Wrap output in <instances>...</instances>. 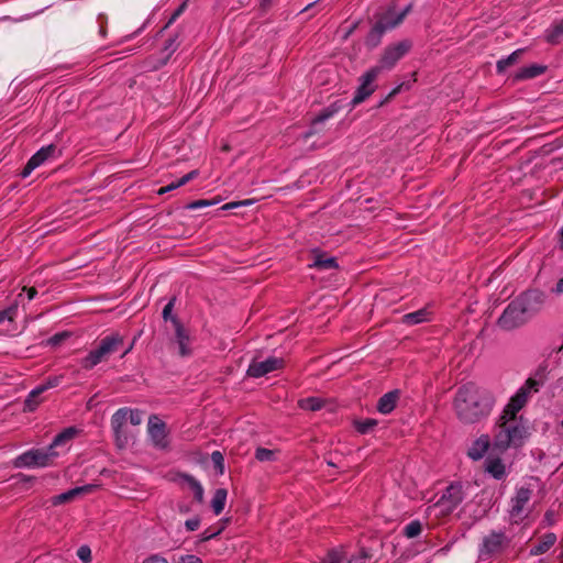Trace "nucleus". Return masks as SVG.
I'll return each mask as SVG.
<instances>
[{
	"mask_svg": "<svg viewBox=\"0 0 563 563\" xmlns=\"http://www.w3.org/2000/svg\"><path fill=\"white\" fill-rule=\"evenodd\" d=\"M188 0H185L181 2L178 8L173 12L169 20L165 24L164 29L168 27L170 24H173L187 9Z\"/></svg>",
	"mask_w": 563,
	"mask_h": 563,
	"instance_id": "obj_46",
	"label": "nucleus"
},
{
	"mask_svg": "<svg viewBox=\"0 0 563 563\" xmlns=\"http://www.w3.org/2000/svg\"><path fill=\"white\" fill-rule=\"evenodd\" d=\"M147 432L154 448L158 450H167L169 448L167 426L156 415L150 416Z\"/></svg>",
	"mask_w": 563,
	"mask_h": 563,
	"instance_id": "obj_9",
	"label": "nucleus"
},
{
	"mask_svg": "<svg viewBox=\"0 0 563 563\" xmlns=\"http://www.w3.org/2000/svg\"><path fill=\"white\" fill-rule=\"evenodd\" d=\"M211 461L214 465L216 471L219 474L224 473V457L223 454L220 451H213L211 453Z\"/></svg>",
	"mask_w": 563,
	"mask_h": 563,
	"instance_id": "obj_43",
	"label": "nucleus"
},
{
	"mask_svg": "<svg viewBox=\"0 0 563 563\" xmlns=\"http://www.w3.org/2000/svg\"><path fill=\"white\" fill-rule=\"evenodd\" d=\"M77 432L78 430L75 427L64 429L54 437L52 443L47 448H52V453H58L56 449L66 446L75 438Z\"/></svg>",
	"mask_w": 563,
	"mask_h": 563,
	"instance_id": "obj_20",
	"label": "nucleus"
},
{
	"mask_svg": "<svg viewBox=\"0 0 563 563\" xmlns=\"http://www.w3.org/2000/svg\"><path fill=\"white\" fill-rule=\"evenodd\" d=\"M400 398V390L394 389L384 394L377 401V410L383 415L390 413L397 406Z\"/></svg>",
	"mask_w": 563,
	"mask_h": 563,
	"instance_id": "obj_16",
	"label": "nucleus"
},
{
	"mask_svg": "<svg viewBox=\"0 0 563 563\" xmlns=\"http://www.w3.org/2000/svg\"><path fill=\"white\" fill-rule=\"evenodd\" d=\"M57 151L54 144H49L40 148L32 157L27 161L26 165L21 172V177L26 178L35 168L41 166L49 157H53Z\"/></svg>",
	"mask_w": 563,
	"mask_h": 563,
	"instance_id": "obj_12",
	"label": "nucleus"
},
{
	"mask_svg": "<svg viewBox=\"0 0 563 563\" xmlns=\"http://www.w3.org/2000/svg\"><path fill=\"white\" fill-rule=\"evenodd\" d=\"M33 390V396H41L44 391L47 390L46 384H41L37 387H35Z\"/></svg>",
	"mask_w": 563,
	"mask_h": 563,
	"instance_id": "obj_61",
	"label": "nucleus"
},
{
	"mask_svg": "<svg viewBox=\"0 0 563 563\" xmlns=\"http://www.w3.org/2000/svg\"><path fill=\"white\" fill-rule=\"evenodd\" d=\"M175 300H176V298H175V297H174V298H172V299H170V300L165 305V307H164V309H163V313H162V314H163V319H164L165 321H168V320H170V321H172V318L174 317V316L172 314V311H173V309H174Z\"/></svg>",
	"mask_w": 563,
	"mask_h": 563,
	"instance_id": "obj_50",
	"label": "nucleus"
},
{
	"mask_svg": "<svg viewBox=\"0 0 563 563\" xmlns=\"http://www.w3.org/2000/svg\"><path fill=\"white\" fill-rule=\"evenodd\" d=\"M67 336V333H56L49 339V343L52 345H57L60 343Z\"/></svg>",
	"mask_w": 563,
	"mask_h": 563,
	"instance_id": "obj_59",
	"label": "nucleus"
},
{
	"mask_svg": "<svg viewBox=\"0 0 563 563\" xmlns=\"http://www.w3.org/2000/svg\"><path fill=\"white\" fill-rule=\"evenodd\" d=\"M529 399L528 393L523 389L518 391L510 398L509 402L504 409L503 418H518L517 413L525 407Z\"/></svg>",
	"mask_w": 563,
	"mask_h": 563,
	"instance_id": "obj_14",
	"label": "nucleus"
},
{
	"mask_svg": "<svg viewBox=\"0 0 563 563\" xmlns=\"http://www.w3.org/2000/svg\"><path fill=\"white\" fill-rule=\"evenodd\" d=\"M412 4H408L402 11L397 13L394 8L384 12L373 25L366 36V45L375 47L380 43L383 34L399 25L405 16L411 11Z\"/></svg>",
	"mask_w": 563,
	"mask_h": 563,
	"instance_id": "obj_4",
	"label": "nucleus"
},
{
	"mask_svg": "<svg viewBox=\"0 0 563 563\" xmlns=\"http://www.w3.org/2000/svg\"><path fill=\"white\" fill-rule=\"evenodd\" d=\"M490 445V439L488 435L483 434L476 439L472 446L468 449L467 455L474 461H478L484 457Z\"/></svg>",
	"mask_w": 563,
	"mask_h": 563,
	"instance_id": "obj_18",
	"label": "nucleus"
},
{
	"mask_svg": "<svg viewBox=\"0 0 563 563\" xmlns=\"http://www.w3.org/2000/svg\"><path fill=\"white\" fill-rule=\"evenodd\" d=\"M172 323L175 329V338H176V342L179 347V354L181 356L189 355L191 351L189 349L190 339H189V334H188L187 330L185 329V327L183 325V323L179 321V319L177 317L172 318Z\"/></svg>",
	"mask_w": 563,
	"mask_h": 563,
	"instance_id": "obj_15",
	"label": "nucleus"
},
{
	"mask_svg": "<svg viewBox=\"0 0 563 563\" xmlns=\"http://www.w3.org/2000/svg\"><path fill=\"white\" fill-rule=\"evenodd\" d=\"M24 291H26L29 300H32L35 298L37 290L34 287H24Z\"/></svg>",
	"mask_w": 563,
	"mask_h": 563,
	"instance_id": "obj_62",
	"label": "nucleus"
},
{
	"mask_svg": "<svg viewBox=\"0 0 563 563\" xmlns=\"http://www.w3.org/2000/svg\"><path fill=\"white\" fill-rule=\"evenodd\" d=\"M525 49L523 48H519L515 52H512L509 56H507L506 58H501L497 62L496 64V69H497V73H504L509 66L514 65L515 63H517V60L519 59V57L523 54Z\"/></svg>",
	"mask_w": 563,
	"mask_h": 563,
	"instance_id": "obj_32",
	"label": "nucleus"
},
{
	"mask_svg": "<svg viewBox=\"0 0 563 563\" xmlns=\"http://www.w3.org/2000/svg\"><path fill=\"white\" fill-rule=\"evenodd\" d=\"M178 563H203L200 558L194 554H186L179 558Z\"/></svg>",
	"mask_w": 563,
	"mask_h": 563,
	"instance_id": "obj_53",
	"label": "nucleus"
},
{
	"mask_svg": "<svg viewBox=\"0 0 563 563\" xmlns=\"http://www.w3.org/2000/svg\"><path fill=\"white\" fill-rule=\"evenodd\" d=\"M58 453H52V448L32 449L15 457L14 467H45L53 463Z\"/></svg>",
	"mask_w": 563,
	"mask_h": 563,
	"instance_id": "obj_6",
	"label": "nucleus"
},
{
	"mask_svg": "<svg viewBox=\"0 0 563 563\" xmlns=\"http://www.w3.org/2000/svg\"><path fill=\"white\" fill-rule=\"evenodd\" d=\"M553 291L558 295L563 292V277L559 279L555 287L553 288Z\"/></svg>",
	"mask_w": 563,
	"mask_h": 563,
	"instance_id": "obj_63",
	"label": "nucleus"
},
{
	"mask_svg": "<svg viewBox=\"0 0 563 563\" xmlns=\"http://www.w3.org/2000/svg\"><path fill=\"white\" fill-rule=\"evenodd\" d=\"M346 556L343 551L338 549L330 550L321 563H345Z\"/></svg>",
	"mask_w": 563,
	"mask_h": 563,
	"instance_id": "obj_36",
	"label": "nucleus"
},
{
	"mask_svg": "<svg viewBox=\"0 0 563 563\" xmlns=\"http://www.w3.org/2000/svg\"><path fill=\"white\" fill-rule=\"evenodd\" d=\"M529 435L527 422L522 417L503 418L498 424V430L494 437V446L500 452L508 448H520Z\"/></svg>",
	"mask_w": 563,
	"mask_h": 563,
	"instance_id": "obj_3",
	"label": "nucleus"
},
{
	"mask_svg": "<svg viewBox=\"0 0 563 563\" xmlns=\"http://www.w3.org/2000/svg\"><path fill=\"white\" fill-rule=\"evenodd\" d=\"M128 420L133 426H139L142 422V411L139 409L128 408Z\"/></svg>",
	"mask_w": 563,
	"mask_h": 563,
	"instance_id": "obj_48",
	"label": "nucleus"
},
{
	"mask_svg": "<svg viewBox=\"0 0 563 563\" xmlns=\"http://www.w3.org/2000/svg\"><path fill=\"white\" fill-rule=\"evenodd\" d=\"M18 312V302L10 305L8 308L0 311V324L8 320L13 321Z\"/></svg>",
	"mask_w": 563,
	"mask_h": 563,
	"instance_id": "obj_41",
	"label": "nucleus"
},
{
	"mask_svg": "<svg viewBox=\"0 0 563 563\" xmlns=\"http://www.w3.org/2000/svg\"><path fill=\"white\" fill-rule=\"evenodd\" d=\"M113 433H114L118 446L123 448L128 442L126 435L123 432V430H121V432H113Z\"/></svg>",
	"mask_w": 563,
	"mask_h": 563,
	"instance_id": "obj_57",
	"label": "nucleus"
},
{
	"mask_svg": "<svg viewBox=\"0 0 563 563\" xmlns=\"http://www.w3.org/2000/svg\"><path fill=\"white\" fill-rule=\"evenodd\" d=\"M276 457V452L265 448H257L255 451V459L260 462H269L274 461Z\"/></svg>",
	"mask_w": 563,
	"mask_h": 563,
	"instance_id": "obj_38",
	"label": "nucleus"
},
{
	"mask_svg": "<svg viewBox=\"0 0 563 563\" xmlns=\"http://www.w3.org/2000/svg\"><path fill=\"white\" fill-rule=\"evenodd\" d=\"M324 406V400L319 397H307L298 400V407L302 410L318 411Z\"/></svg>",
	"mask_w": 563,
	"mask_h": 563,
	"instance_id": "obj_31",
	"label": "nucleus"
},
{
	"mask_svg": "<svg viewBox=\"0 0 563 563\" xmlns=\"http://www.w3.org/2000/svg\"><path fill=\"white\" fill-rule=\"evenodd\" d=\"M284 360L280 357L269 356L264 361H252L246 371L247 376L258 378L274 371L284 367Z\"/></svg>",
	"mask_w": 563,
	"mask_h": 563,
	"instance_id": "obj_10",
	"label": "nucleus"
},
{
	"mask_svg": "<svg viewBox=\"0 0 563 563\" xmlns=\"http://www.w3.org/2000/svg\"><path fill=\"white\" fill-rule=\"evenodd\" d=\"M377 420L372 418L355 420L354 428L358 433L367 434L377 426Z\"/></svg>",
	"mask_w": 563,
	"mask_h": 563,
	"instance_id": "obj_33",
	"label": "nucleus"
},
{
	"mask_svg": "<svg viewBox=\"0 0 563 563\" xmlns=\"http://www.w3.org/2000/svg\"><path fill=\"white\" fill-rule=\"evenodd\" d=\"M33 390V396H41L44 391L47 390L46 384H41L37 387H35Z\"/></svg>",
	"mask_w": 563,
	"mask_h": 563,
	"instance_id": "obj_60",
	"label": "nucleus"
},
{
	"mask_svg": "<svg viewBox=\"0 0 563 563\" xmlns=\"http://www.w3.org/2000/svg\"><path fill=\"white\" fill-rule=\"evenodd\" d=\"M122 344L123 338L118 333H113L101 339L95 351L103 358V361H106L111 354L118 352Z\"/></svg>",
	"mask_w": 563,
	"mask_h": 563,
	"instance_id": "obj_13",
	"label": "nucleus"
},
{
	"mask_svg": "<svg viewBox=\"0 0 563 563\" xmlns=\"http://www.w3.org/2000/svg\"><path fill=\"white\" fill-rule=\"evenodd\" d=\"M369 559V552L366 549H361L357 555L352 556L350 560L346 559L345 563H367Z\"/></svg>",
	"mask_w": 563,
	"mask_h": 563,
	"instance_id": "obj_45",
	"label": "nucleus"
},
{
	"mask_svg": "<svg viewBox=\"0 0 563 563\" xmlns=\"http://www.w3.org/2000/svg\"><path fill=\"white\" fill-rule=\"evenodd\" d=\"M548 374H549V364L547 361H543L542 363L539 364V366L533 372L531 377H533L534 379H538L539 382H541L544 385L548 379Z\"/></svg>",
	"mask_w": 563,
	"mask_h": 563,
	"instance_id": "obj_37",
	"label": "nucleus"
},
{
	"mask_svg": "<svg viewBox=\"0 0 563 563\" xmlns=\"http://www.w3.org/2000/svg\"><path fill=\"white\" fill-rule=\"evenodd\" d=\"M411 46L412 43L409 40L388 45L384 49L379 64L376 67H380V71L383 69H391L410 51Z\"/></svg>",
	"mask_w": 563,
	"mask_h": 563,
	"instance_id": "obj_8",
	"label": "nucleus"
},
{
	"mask_svg": "<svg viewBox=\"0 0 563 563\" xmlns=\"http://www.w3.org/2000/svg\"><path fill=\"white\" fill-rule=\"evenodd\" d=\"M102 361L103 358L99 356L95 350H92L88 353L86 357L81 360L80 364L82 368L91 369Z\"/></svg>",
	"mask_w": 563,
	"mask_h": 563,
	"instance_id": "obj_35",
	"label": "nucleus"
},
{
	"mask_svg": "<svg viewBox=\"0 0 563 563\" xmlns=\"http://www.w3.org/2000/svg\"><path fill=\"white\" fill-rule=\"evenodd\" d=\"M494 405L493 393L472 382L460 386L453 399L455 415L464 424H474L486 419Z\"/></svg>",
	"mask_w": 563,
	"mask_h": 563,
	"instance_id": "obj_1",
	"label": "nucleus"
},
{
	"mask_svg": "<svg viewBox=\"0 0 563 563\" xmlns=\"http://www.w3.org/2000/svg\"><path fill=\"white\" fill-rule=\"evenodd\" d=\"M554 515L552 511H547L544 514V520L548 522V525H553L554 523Z\"/></svg>",
	"mask_w": 563,
	"mask_h": 563,
	"instance_id": "obj_64",
	"label": "nucleus"
},
{
	"mask_svg": "<svg viewBox=\"0 0 563 563\" xmlns=\"http://www.w3.org/2000/svg\"><path fill=\"white\" fill-rule=\"evenodd\" d=\"M185 184H180V178L177 180V181H173L170 183L169 185L165 186V187H162L159 190H158V194L159 195H163L165 192H168V191H172L174 189H177L179 188L180 186H184Z\"/></svg>",
	"mask_w": 563,
	"mask_h": 563,
	"instance_id": "obj_55",
	"label": "nucleus"
},
{
	"mask_svg": "<svg viewBox=\"0 0 563 563\" xmlns=\"http://www.w3.org/2000/svg\"><path fill=\"white\" fill-rule=\"evenodd\" d=\"M547 70V66L532 64L529 66L521 67L514 76L517 81L536 78L542 75Z\"/></svg>",
	"mask_w": 563,
	"mask_h": 563,
	"instance_id": "obj_22",
	"label": "nucleus"
},
{
	"mask_svg": "<svg viewBox=\"0 0 563 563\" xmlns=\"http://www.w3.org/2000/svg\"><path fill=\"white\" fill-rule=\"evenodd\" d=\"M465 492L461 482L451 483L442 493L434 507L440 508L442 516L452 514L457 506L464 500Z\"/></svg>",
	"mask_w": 563,
	"mask_h": 563,
	"instance_id": "obj_7",
	"label": "nucleus"
},
{
	"mask_svg": "<svg viewBox=\"0 0 563 563\" xmlns=\"http://www.w3.org/2000/svg\"><path fill=\"white\" fill-rule=\"evenodd\" d=\"M180 43L181 40H179L178 33L166 40L164 51L167 52V57H169L179 47Z\"/></svg>",
	"mask_w": 563,
	"mask_h": 563,
	"instance_id": "obj_39",
	"label": "nucleus"
},
{
	"mask_svg": "<svg viewBox=\"0 0 563 563\" xmlns=\"http://www.w3.org/2000/svg\"><path fill=\"white\" fill-rule=\"evenodd\" d=\"M91 489V486L90 485H86V486H81V487H75L73 489H69L65 493H62L59 495H56L53 497L52 499V503L53 505H60V504H65V503H69L70 500H73L76 496L82 494V493H86V492H90Z\"/></svg>",
	"mask_w": 563,
	"mask_h": 563,
	"instance_id": "obj_27",
	"label": "nucleus"
},
{
	"mask_svg": "<svg viewBox=\"0 0 563 563\" xmlns=\"http://www.w3.org/2000/svg\"><path fill=\"white\" fill-rule=\"evenodd\" d=\"M223 528L212 529L208 528L200 534V541L206 542L212 538L218 537L222 532Z\"/></svg>",
	"mask_w": 563,
	"mask_h": 563,
	"instance_id": "obj_49",
	"label": "nucleus"
},
{
	"mask_svg": "<svg viewBox=\"0 0 563 563\" xmlns=\"http://www.w3.org/2000/svg\"><path fill=\"white\" fill-rule=\"evenodd\" d=\"M180 478L183 483L187 484L188 487L192 490L194 498L199 504L203 503L205 490L201 484L192 475L189 474H180Z\"/></svg>",
	"mask_w": 563,
	"mask_h": 563,
	"instance_id": "obj_28",
	"label": "nucleus"
},
{
	"mask_svg": "<svg viewBox=\"0 0 563 563\" xmlns=\"http://www.w3.org/2000/svg\"><path fill=\"white\" fill-rule=\"evenodd\" d=\"M198 174H199V172L197 169H194V170L187 173L186 175H184L180 178V184H185L186 185L190 180L195 179L198 176Z\"/></svg>",
	"mask_w": 563,
	"mask_h": 563,
	"instance_id": "obj_58",
	"label": "nucleus"
},
{
	"mask_svg": "<svg viewBox=\"0 0 563 563\" xmlns=\"http://www.w3.org/2000/svg\"><path fill=\"white\" fill-rule=\"evenodd\" d=\"M379 74L380 67H372L361 77V85L356 89V92L351 101L353 106L363 102L374 92L375 87L373 86V82Z\"/></svg>",
	"mask_w": 563,
	"mask_h": 563,
	"instance_id": "obj_11",
	"label": "nucleus"
},
{
	"mask_svg": "<svg viewBox=\"0 0 563 563\" xmlns=\"http://www.w3.org/2000/svg\"><path fill=\"white\" fill-rule=\"evenodd\" d=\"M313 263L309 265L310 268L320 271L336 269L339 267L338 261L333 256H327L325 253L314 251Z\"/></svg>",
	"mask_w": 563,
	"mask_h": 563,
	"instance_id": "obj_19",
	"label": "nucleus"
},
{
	"mask_svg": "<svg viewBox=\"0 0 563 563\" xmlns=\"http://www.w3.org/2000/svg\"><path fill=\"white\" fill-rule=\"evenodd\" d=\"M40 396H33V390H31L24 400V411H34L37 406L41 404Z\"/></svg>",
	"mask_w": 563,
	"mask_h": 563,
	"instance_id": "obj_44",
	"label": "nucleus"
},
{
	"mask_svg": "<svg viewBox=\"0 0 563 563\" xmlns=\"http://www.w3.org/2000/svg\"><path fill=\"white\" fill-rule=\"evenodd\" d=\"M422 532V523L419 520H412L410 521L405 528H404V536L408 539H412L418 537Z\"/></svg>",
	"mask_w": 563,
	"mask_h": 563,
	"instance_id": "obj_34",
	"label": "nucleus"
},
{
	"mask_svg": "<svg viewBox=\"0 0 563 563\" xmlns=\"http://www.w3.org/2000/svg\"><path fill=\"white\" fill-rule=\"evenodd\" d=\"M142 563H169L164 556L159 554H152L143 560Z\"/></svg>",
	"mask_w": 563,
	"mask_h": 563,
	"instance_id": "obj_54",
	"label": "nucleus"
},
{
	"mask_svg": "<svg viewBox=\"0 0 563 563\" xmlns=\"http://www.w3.org/2000/svg\"><path fill=\"white\" fill-rule=\"evenodd\" d=\"M128 421V408L118 409L111 417V428L113 432H121Z\"/></svg>",
	"mask_w": 563,
	"mask_h": 563,
	"instance_id": "obj_30",
	"label": "nucleus"
},
{
	"mask_svg": "<svg viewBox=\"0 0 563 563\" xmlns=\"http://www.w3.org/2000/svg\"><path fill=\"white\" fill-rule=\"evenodd\" d=\"M252 203H253V201L250 200V199L242 200V201H232V202L223 205L221 207V210H231V209H234V208H238V207H241V206H249V205H252Z\"/></svg>",
	"mask_w": 563,
	"mask_h": 563,
	"instance_id": "obj_51",
	"label": "nucleus"
},
{
	"mask_svg": "<svg viewBox=\"0 0 563 563\" xmlns=\"http://www.w3.org/2000/svg\"><path fill=\"white\" fill-rule=\"evenodd\" d=\"M63 379V376L48 377L45 382L47 389L57 387Z\"/></svg>",
	"mask_w": 563,
	"mask_h": 563,
	"instance_id": "obj_56",
	"label": "nucleus"
},
{
	"mask_svg": "<svg viewBox=\"0 0 563 563\" xmlns=\"http://www.w3.org/2000/svg\"><path fill=\"white\" fill-rule=\"evenodd\" d=\"M220 201H221L220 198H217V199H199V200H195V201L188 203L186 206V208L190 209V210H195V209H200V208H205V207L214 206V205L219 203Z\"/></svg>",
	"mask_w": 563,
	"mask_h": 563,
	"instance_id": "obj_40",
	"label": "nucleus"
},
{
	"mask_svg": "<svg viewBox=\"0 0 563 563\" xmlns=\"http://www.w3.org/2000/svg\"><path fill=\"white\" fill-rule=\"evenodd\" d=\"M228 492L225 488H218L212 497L211 507L213 509L214 515H220L225 506Z\"/></svg>",
	"mask_w": 563,
	"mask_h": 563,
	"instance_id": "obj_29",
	"label": "nucleus"
},
{
	"mask_svg": "<svg viewBox=\"0 0 563 563\" xmlns=\"http://www.w3.org/2000/svg\"><path fill=\"white\" fill-rule=\"evenodd\" d=\"M556 542V536L553 532L545 533L539 542L530 549V555L537 556L548 552Z\"/></svg>",
	"mask_w": 563,
	"mask_h": 563,
	"instance_id": "obj_23",
	"label": "nucleus"
},
{
	"mask_svg": "<svg viewBox=\"0 0 563 563\" xmlns=\"http://www.w3.org/2000/svg\"><path fill=\"white\" fill-rule=\"evenodd\" d=\"M531 497V490L526 487H520L516 496L511 499V510L510 515L512 517H519L521 512L523 511L526 505L530 500Z\"/></svg>",
	"mask_w": 563,
	"mask_h": 563,
	"instance_id": "obj_17",
	"label": "nucleus"
},
{
	"mask_svg": "<svg viewBox=\"0 0 563 563\" xmlns=\"http://www.w3.org/2000/svg\"><path fill=\"white\" fill-rule=\"evenodd\" d=\"M344 107H345V104L343 103L342 100H336V101L332 102L330 106L322 109L320 111V113L312 119L311 125L316 126L319 123H323L324 121L334 117Z\"/></svg>",
	"mask_w": 563,
	"mask_h": 563,
	"instance_id": "obj_21",
	"label": "nucleus"
},
{
	"mask_svg": "<svg viewBox=\"0 0 563 563\" xmlns=\"http://www.w3.org/2000/svg\"><path fill=\"white\" fill-rule=\"evenodd\" d=\"M77 556L84 563H90L91 562V549L86 544L79 547V549L77 550Z\"/></svg>",
	"mask_w": 563,
	"mask_h": 563,
	"instance_id": "obj_47",
	"label": "nucleus"
},
{
	"mask_svg": "<svg viewBox=\"0 0 563 563\" xmlns=\"http://www.w3.org/2000/svg\"><path fill=\"white\" fill-rule=\"evenodd\" d=\"M511 543V538L505 531L492 530L486 534L478 547V556L482 560H489L506 552Z\"/></svg>",
	"mask_w": 563,
	"mask_h": 563,
	"instance_id": "obj_5",
	"label": "nucleus"
},
{
	"mask_svg": "<svg viewBox=\"0 0 563 563\" xmlns=\"http://www.w3.org/2000/svg\"><path fill=\"white\" fill-rule=\"evenodd\" d=\"M544 40L551 45H558L563 40V19L554 22L545 30Z\"/></svg>",
	"mask_w": 563,
	"mask_h": 563,
	"instance_id": "obj_26",
	"label": "nucleus"
},
{
	"mask_svg": "<svg viewBox=\"0 0 563 563\" xmlns=\"http://www.w3.org/2000/svg\"><path fill=\"white\" fill-rule=\"evenodd\" d=\"M431 312L428 308H422L402 316L401 322L407 325H416L430 320Z\"/></svg>",
	"mask_w": 563,
	"mask_h": 563,
	"instance_id": "obj_25",
	"label": "nucleus"
},
{
	"mask_svg": "<svg viewBox=\"0 0 563 563\" xmlns=\"http://www.w3.org/2000/svg\"><path fill=\"white\" fill-rule=\"evenodd\" d=\"M200 526V519L198 517L188 519L185 521V527L188 531H196Z\"/></svg>",
	"mask_w": 563,
	"mask_h": 563,
	"instance_id": "obj_52",
	"label": "nucleus"
},
{
	"mask_svg": "<svg viewBox=\"0 0 563 563\" xmlns=\"http://www.w3.org/2000/svg\"><path fill=\"white\" fill-rule=\"evenodd\" d=\"M485 470L495 479H503L506 476V467L499 457H488L485 462Z\"/></svg>",
	"mask_w": 563,
	"mask_h": 563,
	"instance_id": "obj_24",
	"label": "nucleus"
},
{
	"mask_svg": "<svg viewBox=\"0 0 563 563\" xmlns=\"http://www.w3.org/2000/svg\"><path fill=\"white\" fill-rule=\"evenodd\" d=\"M547 295L539 289H528L514 298L497 320L504 331H512L527 324L545 303Z\"/></svg>",
	"mask_w": 563,
	"mask_h": 563,
	"instance_id": "obj_2",
	"label": "nucleus"
},
{
	"mask_svg": "<svg viewBox=\"0 0 563 563\" xmlns=\"http://www.w3.org/2000/svg\"><path fill=\"white\" fill-rule=\"evenodd\" d=\"M542 386L543 384L541 382L530 376L526 380L525 385L520 387V389H523L526 393H528V396L530 397L531 393H538Z\"/></svg>",
	"mask_w": 563,
	"mask_h": 563,
	"instance_id": "obj_42",
	"label": "nucleus"
}]
</instances>
